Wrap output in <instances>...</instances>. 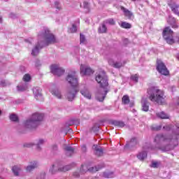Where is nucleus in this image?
<instances>
[{"label": "nucleus", "mask_w": 179, "mask_h": 179, "mask_svg": "<svg viewBox=\"0 0 179 179\" xmlns=\"http://www.w3.org/2000/svg\"><path fill=\"white\" fill-rule=\"evenodd\" d=\"M22 79L24 82H30V80H31V76H30V74L27 73L23 76Z\"/></svg>", "instance_id": "37"}, {"label": "nucleus", "mask_w": 179, "mask_h": 179, "mask_svg": "<svg viewBox=\"0 0 179 179\" xmlns=\"http://www.w3.org/2000/svg\"><path fill=\"white\" fill-rule=\"evenodd\" d=\"M56 43H58V40L55 37V35L51 33V31L48 28L43 27L38 34V43L32 49L31 54L33 57H37L40 53V50Z\"/></svg>", "instance_id": "2"}, {"label": "nucleus", "mask_w": 179, "mask_h": 179, "mask_svg": "<svg viewBox=\"0 0 179 179\" xmlns=\"http://www.w3.org/2000/svg\"><path fill=\"white\" fill-rule=\"evenodd\" d=\"M55 6L56 9H57L58 10H61V6H59V2L55 1Z\"/></svg>", "instance_id": "45"}, {"label": "nucleus", "mask_w": 179, "mask_h": 179, "mask_svg": "<svg viewBox=\"0 0 179 179\" xmlns=\"http://www.w3.org/2000/svg\"><path fill=\"white\" fill-rule=\"evenodd\" d=\"M178 106H179V97H178Z\"/></svg>", "instance_id": "59"}, {"label": "nucleus", "mask_w": 179, "mask_h": 179, "mask_svg": "<svg viewBox=\"0 0 179 179\" xmlns=\"http://www.w3.org/2000/svg\"><path fill=\"white\" fill-rule=\"evenodd\" d=\"M44 118V115L40 113H34L32 116L24 122V127L28 129H34L38 127V123Z\"/></svg>", "instance_id": "5"}, {"label": "nucleus", "mask_w": 179, "mask_h": 179, "mask_svg": "<svg viewBox=\"0 0 179 179\" xmlns=\"http://www.w3.org/2000/svg\"><path fill=\"white\" fill-rule=\"evenodd\" d=\"M44 143H45V140L43 138H40L39 140H38L36 143V149L38 150H41V145H44Z\"/></svg>", "instance_id": "27"}, {"label": "nucleus", "mask_w": 179, "mask_h": 179, "mask_svg": "<svg viewBox=\"0 0 179 179\" xmlns=\"http://www.w3.org/2000/svg\"><path fill=\"white\" fill-rule=\"evenodd\" d=\"M10 121L13 122H17L19 121V117L16 115V114H11L9 117Z\"/></svg>", "instance_id": "33"}, {"label": "nucleus", "mask_w": 179, "mask_h": 179, "mask_svg": "<svg viewBox=\"0 0 179 179\" xmlns=\"http://www.w3.org/2000/svg\"><path fill=\"white\" fill-rule=\"evenodd\" d=\"M77 31H78V28H77L76 25L75 24H73L72 27L69 29L68 32L69 33H76Z\"/></svg>", "instance_id": "34"}, {"label": "nucleus", "mask_w": 179, "mask_h": 179, "mask_svg": "<svg viewBox=\"0 0 179 179\" xmlns=\"http://www.w3.org/2000/svg\"><path fill=\"white\" fill-rule=\"evenodd\" d=\"M50 71L53 75H56V76H62L64 73H65V70L62 69L58 64H52L50 66Z\"/></svg>", "instance_id": "10"}, {"label": "nucleus", "mask_w": 179, "mask_h": 179, "mask_svg": "<svg viewBox=\"0 0 179 179\" xmlns=\"http://www.w3.org/2000/svg\"><path fill=\"white\" fill-rule=\"evenodd\" d=\"M92 131L93 132L97 133L99 132V130L100 129V125H99V124H95L93 127H92Z\"/></svg>", "instance_id": "40"}, {"label": "nucleus", "mask_w": 179, "mask_h": 179, "mask_svg": "<svg viewBox=\"0 0 179 179\" xmlns=\"http://www.w3.org/2000/svg\"><path fill=\"white\" fill-rule=\"evenodd\" d=\"M73 124H76V125H79L80 124L79 120H74Z\"/></svg>", "instance_id": "56"}, {"label": "nucleus", "mask_w": 179, "mask_h": 179, "mask_svg": "<svg viewBox=\"0 0 179 179\" xmlns=\"http://www.w3.org/2000/svg\"><path fill=\"white\" fill-rule=\"evenodd\" d=\"M122 62H116L113 64V68L120 69V68H122Z\"/></svg>", "instance_id": "42"}, {"label": "nucleus", "mask_w": 179, "mask_h": 179, "mask_svg": "<svg viewBox=\"0 0 179 179\" xmlns=\"http://www.w3.org/2000/svg\"><path fill=\"white\" fill-rule=\"evenodd\" d=\"M110 124L115 127H118L119 128H124V127H125V123L120 120H112Z\"/></svg>", "instance_id": "23"}, {"label": "nucleus", "mask_w": 179, "mask_h": 179, "mask_svg": "<svg viewBox=\"0 0 179 179\" xmlns=\"http://www.w3.org/2000/svg\"><path fill=\"white\" fill-rule=\"evenodd\" d=\"M179 127L176 125L173 128L172 136L159 134L155 137L154 142L158 145L157 148L162 152L173 150L178 146Z\"/></svg>", "instance_id": "1"}, {"label": "nucleus", "mask_w": 179, "mask_h": 179, "mask_svg": "<svg viewBox=\"0 0 179 179\" xmlns=\"http://www.w3.org/2000/svg\"><path fill=\"white\" fill-rule=\"evenodd\" d=\"M10 85V83L6 80H2L1 82V86L3 87H6V86H9Z\"/></svg>", "instance_id": "39"}, {"label": "nucleus", "mask_w": 179, "mask_h": 179, "mask_svg": "<svg viewBox=\"0 0 179 179\" xmlns=\"http://www.w3.org/2000/svg\"><path fill=\"white\" fill-rule=\"evenodd\" d=\"M114 173L113 172H103V177L105 178H113Z\"/></svg>", "instance_id": "36"}, {"label": "nucleus", "mask_w": 179, "mask_h": 179, "mask_svg": "<svg viewBox=\"0 0 179 179\" xmlns=\"http://www.w3.org/2000/svg\"><path fill=\"white\" fill-rule=\"evenodd\" d=\"M169 6H170L172 12H173V13H175L176 15H178V16H179V5L176 3H173L169 4Z\"/></svg>", "instance_id": "20"}, {"label": "nucleus", "mask_w": 179, "mask_h": 179, "mask_svg": "<svg viewBox=\"0 0 179 179\" xmlns=\"http://www.w3.org/2000/svg\"><path fill=\"white\" fill-rule=\"evenodd\" d=\"M157 116L162 120H167L169 118V115L166 114L164 111L157 113Z\"/></svg>", "instance_id": "29"}, {"label": "nucleus", "mask_w": 179, "mask_h": 179, "mask_svg": "<svg viewBox=\"0 0 179 179\" xmlns=\"http://www.w3.org/2000/svg\"><path fill=\"white\" fill-rule=\"evenodd\" d=\"M177 59H178V61H179V53L178 54Z\"/></svg>", "instance_id": "58"}, {"label": "nucleus", "mask_w": 179, "mask_h": 179, "mask_svg": "<svg viewBox=\"0 0 179 179\" xmlns=\"http://www.w3.org/2000/svg\"><path fill=\"white\" fill-rule=\"evenodd\" d=\"M11 171L15 177H19L20 176V172L22 171V167L20 165H14L11 168Z\"/></svg>", "instance_id": "15"}, {"label": "nucleus", "mask_w": 179, "mask_h": 179, "mask_svg": "<svg viewBox=\"0 0 179 179\" xmlns=\"http://www.w3.org/2000/svg\"><path fill=\"white\" fill-rule=\"evenodd\" d=\"M157 70L159 73H161V75H164V76H167V75L170 73V71L167 69L166 64L159 59L157 60Z\"/></svg>", "instance_id": "9"}, {"label": "nucleus", "mask_w": 179, "mask_h": 179, "mask_svg": "<svg viewBox=\"0 0 179 179\" xmlns=\"http://www.w3.org/2000/svg\"><path fill=\"white\" fill-rule=\"evenodd\" d=\"M141 104H142V110L148 112L149 111V101H148V99H143L141 100Z\"/></svg>", "instance_id": "21"}, {"label": "nucleus", "mask_w": 179, "mask_h": 179, "mask_svg": "<svg viewBox=\"0 0 179 179\" xmlns=\"http://www.w3.org/2000/svg\"><path fill=\"white\" fill-rule=\"evenodd\" d=\"M122 101L123 104H129V96L128 95L123 96Z\"/></svg>", "instance_id": "35"}, {"label": "nucleus", "mask_w": 179, "mask_h": 179, "mask_svg": "<svg viewBox=\"0 0 179 179\" xmlns=\"http://www.w3.org/2000/svg\"><path fill=\"white\" fill-rule=\"evenodd\" d=\"M86 150H87L86 145H83V146H82V151H83V152H86Z\"/></svg>", "instance_id": "55"}, {"label": "nucleus", "mask_w": 179, "mask_h": 179, "mask_svg": "<svg viewBox=\"0 0 179 179\" xmlns=\"http://www.w3.org/2000/svg\"><path fill=\"white\" fill-rule=\"evenodd\" d=\"M163 37L168 44H174V38H173V31L170 27H166L163 31Z\"/></svg>", "instance_id": "7"}, {"label": "nucleus", "mask_w": 179, "mask_h": 179, "mask_svg": "<svg viewBox=\"0 0 179 179\" xmlns=\"http://www.w3.org/2000/svg\"><path fill=\"white\" fill-rule=\"evenodd\" d=\"M31 146H34V143H25L24 144V148H31Z\"/></svg>", "instance_id": "46"}, {"label": "nucleus", "mask_w": 179, "mask_h": 179, "mask_svg": "<svg viewBox=\"0 0 179 179\" xmlns=\"http://www.w3.org/2000/svg\"><path fill=\"white\" fill-rule=\"evenodd\" d=\"M83 88L80 89V93L85 97V99H88V100H90L92 99V94H90V92L89 91V89H87V87L85 85H81Z\"/></svg>", "instance_id": "13"}, {"label": "nucleus", "mask_w": 179, "mask_h": 179, "mask_svg": "<svg viewBox=\"0 0 179 179\" xmlns=\"http://www.w3.org/2000/svg\"><path fill=\"white\" fill-rule=\"evenodd\" d=\"M93 150H94V153L95 156H97L98 157L103 156V148H101V146H99L97 145H94Z\"/></svg>", "instance_id": "14"}, {"label": "nucleus", "mask_w": 179, "mask_h": 179, "mask_svg": "<svg viewBox=\"0 0 179 179\" xmlns=\"http://www.w3.org/2000/svg\"><path fill=\"white\" fill-rule=\"evenodd\" d=\"M178 44H179V38H178Z\"/></svg>", "instance_id": "61"}, {"label": "nucleus", "mask_w": 179, "mask_h": 179, "mask_svg": "<svg viewBox=\"0 0 179 179\" xmlns=\"http://www.w3.org/2000/svg\"><path fill=\"white\" fill-rule=\"evenodd\" d=\"M108 64L111 66H114V64H115V62H114V60H108Z\"/></svg>", "instance_id": "52"}, {"label": "nucleus", "mask_w": 179, "mask_h": 179, "mask_svg": "<svg viewBox=\"0 0 179 179\" xmlns=\"http://www.w3.org/2000/svg\"><path fill=\"white\" fill-rule=\"evenodd\" d=\"M98 32L101 34L107 33V26L104 23H102L98 29Z\"/></svg>", "instance_id": "24"}, {"label": "nucleus", "mask_w": 179, "mask_h": 179, "mask_svg": "<svg viewBox=\"0 0 179 179\" xmlns=\"http://www.w3.org/2000/svg\"><path fill=\"white\" fill-rule=\"evenodd\" d=\"M52 149L53 152H57V150H58V146H57V145H52Z\"/></svg>", "instance_id": "50"}, {"label": "nucleus", "mask_w": 179, "mask_h": 179, "mask_svg": "<svg viewBox=\"0 0 179 179\" xmlns=\"http://www.w3.org/2000/svg\"><path fill=\"white\" fill-rule=\"evenodd\" d=\"M72 169V166L71 165H66L63 166L59 167V171H63L65 173L66 171H69Z\"/></svg>", "instance_id": "28"}, {"label": "nucleus", "mask_w": 179, "mask_h": 179, "mask_svg": "<svg viewBox=\"0 0 179 179\" xmlns=\"http://www.w3.org/2000/svg\"><path fill=\"white\" fill-rule=\"evenodd\" d=\"M137 157L139 160H145L148 157V152L146 151H143L137 155Z\"/></svg>", "instance_id": "26"}, {"label": "nucleus", "mask_w": 179, "mask_h": 179, "mask_svg": "<svg viewBox=\"0 0 179 179\" xmlns=\"http://www.w3.org/2000/svg\"><path fill=\"white\" fill-rule=\"evenodd\" d=\"M80 73L85 76H89L90 75H93L94 71L89 66L81 64L80 66Z\"/></svg>", "instance_id": "11"}, {"label": "nucleus", "mask_w": 179, "mask_h": 179, "mask_svg": "<svg viewBox=\"0 0 179 179\" xmlns=\"http://www.w3.org/2000/svg\"><path fill=\"white\" fill-rule=\"evenodd\" d=\"M136 145H138V141L136 140V138H133L129 142L127 143L124 145V149H132V148L136 146Z\"/></svg>", "instance_id": "16"}, {"label": "nucleus", "mask_w": 179, "mask_h": 179, "mask_svg": "<svg viewBox=\"0 0 179 179\" xmlns=\"http://www.w3.org/2000/svg\"><path fill=\"white\" fill-rule=\"evenodd\" d=\"M120 27H122V29H131L132 27V24L129 22H122Z\"/></svg>", "instance_id": "30"}, {"label": "nucleus", "mask_w": 179, "mask_h": 179, "mask_svg": "<svg viewBox=\"0 0 179 179\" xmlns=\"http://www.w3.org/2000/svg\"><path fill=\"white\" fill-rule=\"evenodd\" d=\"M96 81L100 85V89L96 94V99L98 101H104L106 96L108 93V78L106 75V71H102L96 76Z\"/></svg>", "instance_id": "3"}, {"label": "nucleus", "mask_w": 179, "mask_h": 179, "mask_svg": "<svg viewBox=\"0 0 179 179\" xmlns=\"http://www.w3.org/2000/svg\"><path fill=\"white\" fill-rule=\"evenodd\" d=\"M33 93L35 99L38 100V97H41V88L40 87H35L33 88Z\"/></svg>", "instance_id": "19"}, {"label": "nucleus", "mask_w": 179, "mask_h": 179, "mask_svg": "<svg viewBox=\"0 0 179 179\" xmlns=\"http://www.w3.org/2000/svg\"><path fill=\"white\" fill-rule=\"evenodd\" d=\"M0 115H1V110H0Z\"/></svg>", "instance_id": "63"}, {"label": "nucleus", "mask_w": 179, "mask_h": 179, "mask_svg": "<svg viewBox=\"0 0 179 179\" xmlns=\"http://www.w3.org/2000/svg\"><path fill=\"white\" fill-rule=\"evenodd\" d=\"M59 167L57 166L56 165H52L51 168L50 169V171L51 172L52 174H55L57 171H59Z\"/></svg>", "instance_id": "32"}, {"label": "nucleus", "mask_w": 179, "mask_h": 179, "mask_svg": "<svg viewBox=\"0 0 179 179\" xmlns=\"http://www.w3.org/2000/svg\"><path fill=\"white\" fill-rule=\"evenodd\" d=\"M148 98L152 103H157V104H163L164 103V92L159 90L157 87H151L148 90Z\"/></svg>", "instance_id": "4"}, {"label": "nucleus", "mask_w": 179, "mask_h": 179, "mask_svg": "<svg viewBox=\"0 0 179 179\" xmlns=\"http://www.w3.org/2000/svg\"><path fill=\"white\" fill-rule=\"evenodd\" d=\"M9 16L11 19H15V17H16V15H15V13H11Z\"/></svg>", "instance_id": "53"}, {"label": "nucleus", "mask_w": 179, "mask_h": 179, "mask_svg": "<svg viewBox=\"0 0 179 179\" xmlns=\"http://www.w3.org/2000/svg\"><path fill=\"white\" fill-rule=\"evenodd\" d=\"M64 150H66V155L71 157V155L74 153L75 152V149H73V148L71 147V146H66Z\"/></svg>", "instance_id": "25"}, {"label": "nucleus", "mask_w": 179, "mask_h": 179, "mask_svg": "<svg viewBox=\"0 0 179 179\" xmlns=\"http://www.w3.org/2000/svg\"><path fill=\"white\" fill-rule=\"evenodd\" d=\"M27 87H22V86H17V91L18 92H24Z\"/></svg>", "instance_id": "44"}, {"label": "nucleus", "mask_w": 179, "mask_h": 179, "mask_svg": "<svg viewBox=\"0 0 179 179\" xmlns=\"http://www.w3.org/2000/svg\"><path fill=\"white\" fill-rule=\"evenodd\" d=\"M163 128L165 131H171V125H166V126H164Z\"/></svg>", "instance_id": "47"}, {"label": "nucleus", "mask_w": 179, "mask_h": 179, "mask_svg": "<svg viewBox=\"0 0 179 179\" xmlns=\"http://www.w3.org/2000/svg\"><path fill=\"white\" fill-rule=\"evenodd\" d=\"M86 43V36L83 34H80V44H85Z\"/></svg>", "instance_id": "38"}, {"label": "nucleus", "mask_w": 179, "mask_h": 179, "mask_svg": "<svg viewBox=\"0 0 179 179\" xmlns=\"http://www.w3.org/2000/svg\"><path fill=\"white\" fill-rule=\"evenodd\" d=\"M108 23L114 26V24H115V21H114L113 19H109L108 20Z\"/></svg>", "instance_id": "48"}, {"label": "nucleus", "mask_w": 179, "mask_h": 179, "mask_svg": "<svg viewBox=\"0 0 179 179\" xmlns=\"http://www.w3.org/2000/svg\"><path fill=\"white\" fill-rule=\"evenodd\" d=\"M150 167H152V169H157V167H159V162L152 161Z\"/></svg>", "instance_id": "43"}, {"label": "nucleus", "mask_w": 179, "mask_h": 179, "mask_svg": "<svg viewBox=\"0 0 179 179\" xmlns=\"http://www.w3.org/2000/svg\"><path fill=\"white\" fill-rule=\"evenodd\" d=\"M73 176H74V177H79V173L75 172V173H73Z\"/></svg>", "instance_id": "57"}, {"label": "nucleus", "mask_w": 179, "mask_h": 179, "mask_svg": "<svg viewBox=\"0 0 179 179\" xmlns=\"http://www.w3.org/2000/svg\"><path fill=\"white\" fill-rule=\"evenodd\" d=\"M130 79L133 80V82H135L136 83H138V80H139V77L138 75L135 74L130 77Z\"/></svg>", "instance_id": "41"}, {"label": "nucleus", "mask_w": 179, "mask_h": 179, "mask_svg": "<svg viewBox=\"0 0 179 179\" xmlns=\"http://www.w3.org/2000/svg\"><path fill=\"white\" fill-rule=\"evenodd\" d=\"M5 1V2H6L8 0H4Z\"/></svg>", "instance_id": "62"}, {"label": "nucleus", "mask_w": 179, "mask_h": 179, "mask_svg": "<svg viewBox=\"0 0 179 179\" xmlns=\"http://www.w3.org/2000/svg\"><path fill=\"white\" fill-rule=\"evenodd\" d=\"M169 24L171 25L172 29H178L179 24L177 23L176 18L173 17L169 16L167 20Z\"/></svg>", "instance_id": "17"}, {"label": "nucleus", "mask_w": 179, "mask_h": 179, "mask_svg": "<svg viewBox=\"0 0 179 179\" xmlns=\"http://www.w3.org/2000/svg\"><path fill=\"white\" fill-rule=\"evenodd\" d=\"M20 69L21 72H25V71H26V68L23 66H21L20 67Z\"/></svg>", "instance_id": "54"}, {"label": "nucleus", "mask_w": 179, "mask_h": 179, "mask_svg": "<svg viewBox=\"0 0 179 179\" xmlns=\"http://www.w3.org/2000/svg\"><path fill=\"white\" fill-rule=\"evenodd\" d=\"M83 7L85 8V9H88L89 8V3L84 1L83 2Z\"/></svg>", "instance_id": "49"}, {"label": "nucleus", "mask_w": 179, "mask_h": 179, "mask_svg": "<svg viewBox=\"0 0 179 179\" xmlns=\"http://www.w3.org/2000/svg\"><path fill=\"white\" fill-rule=\"evenodd\" d=\"M132 1H136V0H132Z\"/></svg>", "instance_id": "64"}, {"label": "nucleus", "mask_w": 179, "mask_h": 179, "mask_svg": "<svg viewBox=\"0 0 179 179\" xmlns=\"http://www.w3.org/2000/svg\"><path fill=\"white\" fill-rule=\"evenodd\" d=\"M52 94L57 97V99H61V97H62V95H61V91L58 89H55L52 91Z\"/></svg>", "instance_id": "31"}, {"label": "nucleus", "mask_w": 179, "mask_h": 179, "mask_svg": "<svg viewBox=\"0 0 179 179\" xmlns=\"http://www.w3.org/2000/svg\"><path fill=\"white\" fill-rule=\"evenodd\" d=\"M100 169H103V166H99L98 168L96 166L87 168V166L82 165L80 171L83 174H85L86 171H90V173H96V171H99Z\"/></svg>", "instance_id": "12"}, {"label": "nucleus", "mask_w": 179, "mask_h": 179, "mask_svg": "<svg viewBox=\"0 0 179 179\" xmlns=\"http://www.w3.org/2000/svg\"><path fill=\"white\" fill-rule=\"evenodd\" d=\"M36 66L38 67V66H41V62H40L39 60H37L36 62V64H35Z\"/></svg>", "instance_id": "51"}, {"label": "nucleus", "mask_w": 179, "mask_h": 179, "mask_svg": "<svg viewBox=\"0 0 179 179\" xmlns=\"http://www.w3.org/2000/svg\"><path fill=\"white\" fill-rule=\"evenodd\" d=\"M37 167H38V162L33 161L26 167V171L28 173H30L33 171L34 169H37Z\"/></svg>", "instance_id": "18"}, {"label": "nucleus", "mask_w": 179, "mask_h": 179, "mask_svg": "<svg viewBox=\"0 0 179 179\" xmlns=\"http://www.w3.org/2000/svg\"><path fill=\"white\" fill-rule=\"evenodd\" d=\"M78 92L79 88H78V87H72L71 88H69L66 94V99H67L69 101H73Z\"/></svg>", "instance_id": "8"}, {"label": "nucleus", "mask_w": 179, "mask_h": 179, "mask_svg": "<svg viewBox=\"0 0 179 179\" xmlns=\"http://www.w3.org/2000/svg\"><path fill=\"white\" fill-rule=\"evenodd\" d=\"M43 178H44V177L45 176V174L43 173Z\"/></svg>", "instance_id": "60"}, {"label": "nucleus", "mask_w": 179, "mask_h": 179, "mask_svg": "<svg viewBox=\"0 0 179 179\" xmlns=\"http://www.w3.org/2000/svg\"><path fill=\"white\" fill-rule=\"evenodd\" d=\"M121 10L124 12V16H126V17H128V19H132L134 17V13H132L130 10L125 8L124 7L122 6Z\"/></svg>", "instance_id": "22"}, {"label": "nucleus", "mask_w": 179, "mask_h": 179, "mask_svg": "<svg viewBox=\"0 0 179 179\" xmlns=\"http://www.w3.org/2000/svg\"><path fill=\"white\" fill-rule=\"evenodd\" d=\"M66 80L69 83L71 87H78L79 86V81L78 79V76L76 75V71H71L68 73Z\"/></svg>", "instance_id": "6"}]
</instances>
